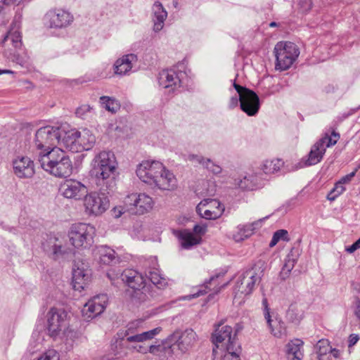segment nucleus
Wrapping results in <instances>:
<instances>
[{
  "label": "nucleus",
  "instance_id": "4468645a",
  "mask_svg": "<svg viewBox=\"0 0 360 360\" xmlns=\"http://www.w3.org/2000/svg\"><path fill=\"white\" fill-rule=\"evenodd\" d=\"M123 284L128 285L134 290L135 296H138L139 299L143 300L145 295L141 291L145 286L146 278L139 272L134 269H125L122 274H118Z\"/></svg>",
  "mask_w": 360,
  "mask_h": 360
},
{
  "label": "nucleus",
  "instance_id": "8fccbe9b",
  "mask_svg": "<svg viewBox=\"0 0 360 360\" xmlns=\"http://www.w3.org/2000/svg\"><path fill=\"white\" fill-rule=\"evenodd\" d=\"M340 138V134L335 131H333L331 134V136H330L328 134H326L321 139H326L324 141V144L327 148H329L332 146H334L338 142V139Z\"/></svg>",
  "mask_w": 360,
  "mask_h": 360
},
{
  "label": "nucleus",
  "instance_id": "b1692460",
  "mask_svg": "<svg viewBox=\"0 0 360 360\" xmlns=\"http://www.w3.org/2000/svg\"><path fill=\"white\" fill-rule=\"evenodd\" d=\"M138 61L136 54L129 53L118 58L113 65L114 72L117 75L124 76L129 73L133 68V64Z\"/></svg>",
  "mask_w": 360,
  "mask_h": 360
},
{
  "label": "nucleus",
  "instance_id": "6ab92c4d",
  "mask_svg": "<svg viewBox=\"0 0 360 360\" xmlns=\"http://www.w3.org/2000/svg\"><path fill=\"white\" fill-rule=\"evenodd\" d=\"M108 296L106 294H101L94 296L84 306L82 314L88 319H92L101 314L106 307Z\"/></svg>",
  "mask_w": 360,
  "mask_h": 360
},
{
  "label": "nucleus",
  "instance_id": "6e6552de",
  "mask_svg": "<svg viewBox=\"0 0 360 360\" xmlns=\"http://www.w3.org/2000/svg\"><path fill=\"white\" fill-rule=\"evenodd\" d=\"M62 136L61 128L46 126L39 129L35 134L36 147L41 150L42 154L51 150L60 143Z\"/></svg>",
  "mask_w": 360,
  "mask_h": 360
},
{
  "label": "nucleus",
  "instance_id": "4be33fe9",
  "mask_svg": "<svg viewBox=\"0 0 360 360\" xmlns=\"http://www.w3.org/2000/svg\"><path fill=\"white\" fill-rule=\"evenodd\" d=\"M91 276V270L84 264L77 263L72 271V285L75 290H84Z\"/></svg>",
  "mask_w": 360,
  "mask_h": 360
},
{
  "label": "nucleus",
  "instance_id": "c9c22d12",
  "mask_svg": "<svg viewBox=\"0 0 360 360\" xmlns=\"http://www.w3.org/2000/svg\"><path fill=\"white\" fill-rule=\"evenodd\" d=\"M98 252L100 254V262L103 264H110L116 259L115 250L107 246H101L99 248Z\"/></svg>",
  "mask_w": 360,
  "mask_h": 360
},
{
  "label": "nucleus",
  "instance_id": "864d4df0",
  "mask_svg": "<svg viewBox=\"0 0 360 360\" xmlns=\"http://www.w3.org/2000/svg\"><path fill=\"white\" fill-rule=\"evenodd\" d=\"M122 274V272H115V270L110 269L107 273L108 278L111 281L112 285L118 286L120 284H123L121 281L120 276L117 274Z\"/></svg>",
  "mask_w": 360,
  "mask_h": 360
},
{
  "label": "nucleus",
  "instance_id": "f03ea898",
  "mask_svg": "<svg viewBox=\"0 0 360 360\" xmlns=\"http://www.w3.org/2000/svg\"><path fill=\"white\" fill-rule=\"evenodd\" d=\"M117 162L115 154L103 150L92 161V175L96 184L101 191L113 192L116 186L115 171Z\"/></svg>",
  "mask_w": 360,
  "mask_h": 360
},
{
  "label": "nucleus",
  "instance_id": "f704fd0d",
  "mask_svg": "<svg viewBox=\"0 0 360 360\" xmlns=\"http://www.w3.org/2000/svg\"><path fill=\"white\" fill-rule=\"evenodd\" d=\"M319 360H330L328 355L329 352H337L336 349H332L327 340H320L314 347Z\"/></svg>",
  "mask_w": 360,
  "mask_h": 360
},
{
  "label": "nucleus",
  "instance_id": "a18cd8bd",
  "mask_svg": "<svg viewBox=\"0 0 360 360\" xmlns=\"http://www.w3.org/2000/svg\"><path fill=\"white\" fill-rule=\"evenodd\" d=\"M240 347H236L233 345H229L226 347V352L224 354L221 358V360H240L239 357Z\"/></svg>",
  "mask_w": 360,
  "mask_h": 360
},
{
  "label": "nucleus",
  "instance_id": "58836bf2",
  "mask_svg": "<svg viewBox=\"0 0 360 360\" xmlns=\"http://www.w3.org/2000/svg\"><path fill=\"white\" fill-rule=\"evenodd\" d=\"M303 316V311L296 304H291L286 311V318L292 323H297Z\"/></svg>",
  "mask_w": 360,
  "mask_h": 360
},
{
  "label": "nucleus",
  "instance_id": "79ce46f5",
  "mask_svg": "<svg viewBox=\"0 0 360 360\" xmlns=\"http://www.w3.org/2000/svg\"><path fill=\"white\" fill-rule=\"evenodd\" d=\"M262 306L264 307V316L271 334H273L274 336H280L281 334V328H280L279 330H276L274 328V326L272 325L273 319H271L270 315L268 301L266 298H263Z\"/></svg>",
  "mask_w": 360,
  "mask_h": 360
},
{
  "label": "nucleus",
  "instance_id": "f257e3e1",
  "mask_svg": "<svg viewBox=\"0 0 360 360\" xmlns=\"http://www.w3.org/2000/svg\"><path fill=\"white\" fill-rule=\"evenodd\" d=\"M136 175L143 182L160 190L173 191L177 181L173 173L158 161H143L136 169Z\"/></svg>",
  "mask_w": 360,
  "mask_h": 360
},
{
  "label": "nucleus",
  "instance_id": "052dcab7",
  "mask_svg": "<svg viewBox=\"0 0 360 360\" xmlns=\"http://www.w3.org/2000/svg\"><path fill=\"white\" fill-rule=\"evenodd\" d=\"M272 325L274 326V328L276 330H279L280 328H281V334L280 336H276V338H281L283 334L285 332V324L283 321L281 320H278L277 319H273Z\"/></svg>",
  "mask_w": 360,
  "mask_h": 360
},
{
  "label": "nucleus",
  "instance_id": "5701e85b",
  "mask_svg": "<svg viewBox=\"0 0 360 360\" xmlns=\"http://www.w3.org/2000/svg\"><path fill=\"white\" fill-rule=\"evenodd\" d=\"M14 173L19 178H30L34 174L33 162L27 157H18L13 161Z\"/></svg>",
  "mask_w": 360,
  "mask_h": 360
},
{
  "label": "nucleus",
  "instance_id": "f3484780",
  "mask_svg": "<svg viewBox=\"0 0 360 360\" xmlns=\"http://www.w3.org/2000/svg\"><path fill=\"white\" fill-rule=\"evenodd\" d=\"M236 333L232 335V328L229 326H221V323H219L212 334V339L213 344L219 348L220 344L221 347L225 345V349L226 347L233 345L234 348L239 347L236 341Z\"/></svg>",
  "mask_w": 360,
  "mask_h": 360
},
{
  "label": "nucleus",
  "instance_id": "c756f323",
  "mask_svg": "<svg viewBox=\"0 0 360 360\" xmlns=\"http://www.w3.org/2000/svg\"><path fill=\"white\" fill-rule=\"evenodd\" d=\"M127 343H130L126 339L117 338V334L114 337L110 345V351L119 360L125 358L129 354Z\"/></svg>",
  "mask_w": 360,
  "mask_h": 360
},
{
  "label": "nucleus",
  "instance_id": "2f4dec72",
  "mask_svg": "<svg viewBox=\"0 0 360 360\" xmlns=\"http://www.w3.org/2000/svg\"><path fill=\"white\" fill-rule=\"evenodd\" d=\"M302 345L303 342L299 339L292 340L287 345L286 353L288 360H302L303 354L301 347Z\"/></svg>",
  "mask_w": 360,
  "mask_h": 360
},
{
  "label": "nucleus",
  "instance_id": "13d9d810",
  "mask_svg": "<svg viewBox=\"0 0 360 360\" xmlns=\"http://www.w3.org/2000/svg\"><path fill=\"white\" fill-rule=\"evenodd\" d=\"M274 236L278 239V240H283L284 241H289L290 238H288V233L285 229H280L276 231L274 233Z\"/></svg>",
  "mask_w": 360,
  "mask_h": 360
},
{
  "label": "nucleus",
  "instance_id": "20e7f679",
  "mask_svg": "<svg viewBox=\"0 0 360 360\" xmlns=\"http://www.w3.org/2000/svg\"><path fill=\"white\" fill-rule=\"evenodd\" d=\"M143 323V320L137 319L129 322L124 328L120 329L117 333V338L126 339L128 342H144L153 339L161 331V328L158 327L154 329L141 332V328Z\"/></svg>",
  "mask_w": 360,
  "mask_h": 360
},
{
  "label": "nucleus",
  "instance_id": "f8f14e48",
  "mask_svg": "<svg viewBox=\"0 0 360 360\" xmlns=\"http://www.w3.org/2000/svg\"><path fill=\"white\" fill-rule=\"evenodd\" d=\"M260 279V276L253 269H248L239 276L233 289L234 300L238 297H241L250 295Z\"/></svg>",
  "mask_w": 360,
  "mask_h": 360
},
{
  "label": "nucleus",
  "instance_id": "c03bdc74",
  "mask_svg": "<svg viewBox=\"0 0 360 360\" xmlns=\"http://www.w3.org/2000/svg\"><path fill=\"white\" fill-rule=\"evenodd\" d=\"M146 277L158 288H163L167 285L166 279L160 276L157 271H149Z\"/></svg>",
  "mask_w": 360,
  "mask_h": 360
},
{
  "label": "nucleus",
  "instance_id": "2eb2a0df",
  "mask_svg": "<svg viewBox=\"0 0 360 360\" xmlns=\"http://www.w3.org/2000/svg\"><path fill=\"white\" fill-rule=\"evenodd\" d=\"M50 28L63 29L68 27L74 20L73 15L63 9H54L48 11L45 15Z\"/></svg>",
  "mask_w": 360,
  "mask_h": 360
},
{
  "label": "nucleus",
  "instance_id": "37998d69",
  "mask_svg": "<svg viewBox=\"0 0 360 360\" xmlns=\"http://www.w3.org/2000/svg\"><path fill=\"white\" fill-rule=\"evenodd\" d=\"M100 103L105 109L112 112H115L120 108L118 101L109 96H101Z\"/></svg>",
  "mask_w": 360,
  "mask_h": 360
},
{
  "label": "nucleus",
  "instance_id": "3c124183",
  "mask_svg": "<svg viewBox=\"0 0 360 360\" xmlns=\"http://www.w3.org/2000/svg\"><path fill=\"white\" fill-rule=\"evenodd\" d=\"M340 138V134L335 131H333L331 134V136H330L328 134H326L321 139H326L324 141V144L327 148H329L332 146H334L338 142V139Z\"/></svg>",
  "mask_w": 360,
  "mask_h": 360
},
{
  "label": "nucleus",
  "instance_id": "680f3d73",
  "mask_svg": "<svg viewBox=\"0 0 360 360\" xmlns=\"http://www.w3.org/2000/svg\"><path fill=\"white\" fill-rule=\"evenodd\" d=\"M356 169H355L354 172L342 176L340 180L339 181L341 182L343 185L345 184H348L349 182L351 181V180L352 179V178L355 176L356 174Z\"/></svg>",
  "mask_w": 360,
  "mask_h": 360
},
{
  "label": "nucleus",
  "instance_id": "0e129e2a",
  "mask_svg": "<svg viewBox=\"0 0 360 360\" xmlns=\"http://www.w3.org/2000/svg\"><path fill=\"white\" fill-rule=\"evenodd\" d=\"M22 0H0V7L3 6L19 5Z\"/></svg>",
  "mask_w": 360,
  "mask_h": 360
},
{
  "label": "nucleus",
  "instance_id": "6e6d98bb",
  "mask_svg": "<svg viewBox=\"0 0 360 360\" xmlns=\"http://www.w3.org/2000/svg\"><path fill=\"white\" fill-rule=\"evenodd\" d=\"M207 158H205L200 155H195V154H189L188 155V160L198 163L202 167L203 166L204 163H205V160Z\"/></svg>",
  "mask_w": 360,
  "mask_h": 360
},
{
  "label": "nucleus",
  "instance_id": "4d7b16f0",
  "mask_svg": "<svg viewBox=\"0 0 360 360\" xmlns=\"http://www.w3.org/2000/svg\"><path fill=\"white\" fill-rule=\"evenodd\" d=\"M238 105H240V96L239 94L232 96L229 101L228 108L230 110H233L236 108Z\"/></svg>",
  "mask_w": 360,
  "mask_h": 360
},
{
  "label": "nucleus",
  "instance_id": "393cba45",
  "mask_svg": "<svg viewBox=\"0 0 360 360\" xmlns=\"http://www.w3.org/2000/svg\"><path fill=\"white\" fill-rule=\"evenodd\" d=\"M174 345L169 336L161 341L156 342L155 344L149 347V353L158 356L161 360H164L167 356H171L173 354Z\"/></svg>",
  "mask_w": 360,
  "mask_h": 360
},
{
  "label": "nucleus",
  "instance_id": "de8ad7c7",
  "mask_svg": "<svg viewBox=\"0 0 360 360\" xmlns=\"http://www.w3.org/2000/svg\"><path fill=\"white\" fill-rule=\"evenodd\" d=\"M202 167L215 175H218L222 172V168L210 158H207Z\"/></svg>",
  "mask_w": 360,
  "mask_h": 360
},
{
  "label": "nucleus",
  "instance_id": "ddd939ff",
  "mask_svg": "<svg viewBox=\"0 0 360 360\" xmlns=\"http://www.w3.org/2000/svg\"><path fill=\"white\" fill-rule=\"evenodd\" d=\"M169 340H172L174 346H177L181 353H186L193 347L197 340V335L193 329L187 328L184 331L174 332L169 335Z\"/></svg>",
  "mask_w": 360,
  "mask_h": 360
},
{
  "label": "nucleus",
  "instance_id": "09e8293b",
  "mask_svg": "<svg viewBox=\"0 0 360 360\" xmlns=\"http://www.w3.org/2000/svg\"><path fill=\"white\" fill-rule=\"evenodd\" d=\"M37 360H60V354L55 349H49Z\"/></svg>",
  "mask_w": 360,
  "mask_h": 360
},
{
  "label": "nucleus",
  "instance_id": "39448f33",
  "mask_svg": "<svg viewBox=\"0 0 360 360\" xmlns=\"http://www.w3.org/2000/svg\"><path fill=\"white\" fill-rule=\"evenodd\" d=\"M275 68L281 71L289 69L300 55L297 46L290 41H279L274 47Z\"/></svg>",
  "mask_w": 360,
  "mask_h": 360
},
{
  "label": "nucleus",
  "instance_id": "69168bd1",
  "mask_svg": "<svg viewBox=\"0 0 360 360\" xmlns=\"http://www.w3.org/2000/svg\"><path fill=\"white\" fill-rule=\"evenodd\" d=\"M359 340V337L356 334H351L348 339V347H353Z\"/></svg>",
  "mask_w": 360,
  "mask_h": 360
},
{
  "label": "nucleus",
  "instance_id": "e2e57ef3",
  "mask_svg": "<svg viewBox=\"0 0 360 360\" xmlns=\"http://www.w3.org/2000/svg\"><path fill=\"white\" fill-rule=\"evenodd\" d=\"M359 248H360V238L352 245L346 248V251L349 253H353Z\"/></svg>",
  "mask_w": 360,
  "mask_h": 360
},
{
  "label": "nucleus",
  "instance_id": "5fc2aeb1",
  "mask_svg": "<svg viewBox=\"0 0 360 360\" xmlns=\"http://www.w3.org/2000/svg\"><path fill=\"white\" fill-rule=\"evenodd\" d=\"M91 109L92 108L89 105H82L77 108L75 114L78 117L85 119L87 117L88 113L91 112Z\"/></svg>",
  "mask_w": 360,
  "mask_h": 360
},
{
  "label": "nucleus",
  "instance_id": "473e14b6",
  "mask_svg": "<svg viewBox=\"0 0 360 360\" xmlns=\"http://www.w3.org/2000/svg\"><path fill=\"white\" fill-rule=\"evenodd\" d=\"M206 203V200H201L196 207V212L202 218L212 220L217 219L221 216L223 210L214 209L210 210L205 208V205Z\"/></svg>",
  "mask_w": 360,
  "mask_h": 360
},
{
  "label": "nucleus",
  "instance_id": "72a5a7b5",
  "mask_svg": "<svg viewBox=\"0 0 360 360\" xmlns=\"http://www.w3.org/2000/svg\"><path fill=\"white\" fill-rule=\"evenodd\" d=\"M11 60L16 64L20 65L22 68L30 69L32 68V62L30 57L25 50L15 49V51L11 58Z\"/></svg>",
  "mask_w": 360,
  "mask_h": 360
},
{
  "label": "nucleus",
  "instance_id": "7ed1b4c3",
  "mask_svg": "<svg viewBox=\"0 0 360 360\" xmlns=\"http://www.w3.org/2000/svg\"><path fill=\"white\" fill-rule=\"evenodd\" d=\"M37 160L41 168L55 176L66 177L72 173V162L60 148H52L44 154L39 153Z\"/></svg>",
  "mask_w": 360,
  "mask_h": 360
},
{
  "label": "nucleus",
  "instance_id": "a19ab883",
  "mask_svg": "<svg viewBox=\"0 0 360 360\" xmlns=\"http://www.w3.org/2000/svg\"><path fill=\"white\" fill-rule=\"evenodd\" d=\"M11 41L15 49H20L22 46V37L17 30H10L5 36L3 42Z\"/></svg>",
  "mask_w": 360,
  "mask_h": 360
},
{
  "label": "nucleus",
  "instance_id": "bb28decb",
  "mask_svg": "<svg viewBox=\"0 0 360 360\" xmlns=\"http://www.w3.org/2000/svg\"><path fill=\"white\" fill-rule=\"evenodd\" d=\"M61 133L62 136L60 143L58 144L72 153H78L77 139L78 135H79V130L71 129L66 131L61 129Z\"/></svg>",
  "mask_w": 360,
  "mask_h": 360
},
{
  "label": "nucleus",
  "instance_id": "a211bd4d",
  "mask_svg": "<svg viewBox=\"0 0 360 360\" xmlns=\"http://www.w3.org/2000/svg\"><path fill=\"white\" fill-rule=\"evenodd\" d=\"M60 191L65 198L79 200L84 198L87 188L80 181L69 179L60 184Z\"/></svg>",
  "mask_w": 360,
  "mask_h": 360
},
{
  "label": "nucleus",
  "instance_id": "774afa93",
  "mask_svg": "<svg viewBox=\"0 0 360 360\" xmlns=\"http://www.w3.org/2000/svg\"><path fill=\"white\" fill-rule=\"evenodd\" d=\"M354 307L355 316L357 317V319H360V299L359 298L356 299L354 304Z\"/></svg>",
  "mask_w": 360,
  "mask_h": 360
},
{
  "label": "nucleus",
  "instance_id": "423d86ee",
  "mask_svg": "<svg viewBox=\"0 0 360 360\" xmlns=\"http://www.w3.org/2000/svg\"><path fill=\"white\" fill-rule=\"evenodd\" d=\"M152 198L145 193H131L124 200V207L115 214L116 217H120L126 212L130 214H143L149 212L153 206Z\"/></svg>",
  "mask_w": 360,
  "mask_h": 360
},
{
  "label": "nucleus",
  "instance_id": "1a4fd4ad",
  "mask_svg": "<svg viewBox=\"0 0 360 360\" xmlns=\"http://www.w3.org/2000/svg\"><path fill=\"white\" fill-rule=\"evenodd\" d=\"M47 324L46 329L48 335L51 338H56L62 331H64L67 337L69 334L76 333L74 331H66L65 328L68 324L67 317L68 313L63 309L51 308L47 313Z\"/></svg>",
  "mask_w": 360,
  "mask_h": 360
},
{
  "label": "nucleus",
  "instance_id": "412c9836",
  "mask_svg": "<svg viewBox=\"0 0 360 360\" xmlns=\"http://www.w3.org/2000/svg\"><path fill=\"white\" fill-rule=\"evenodd\" d=\"M43 248L54 259L72 254L73 251L71 248L65 246L63 241L56 236H50L43 244Z\"/></svg>",
  "mask_w": 360,
  "mask_h": 360
},
{
  "label": "nucleus",
  "instance_id": "cd10ccee",
  "mask_svg": "<svg viewBox=\"0 0 360 360\" xmlns=\"http://www.w3.org/2000/svg\"><path fill=\"white\" fill-rule=\"evenodd\" d=\"M77 139L78 152L91 150L96 143L95 135L88 129L84 128L79 131Z\"/></svg>",
  "mask_w": 360,
  "mask_h": 360
},
{
  "label": "nucleus",
  "instance_id": "603ef678",
  "mask_svg": "<svg viewBox=\"0 0 360 360\" xmlns=\"http://www.w3.org/2000/svg\"><path fill=\"white\" fill-rule=\"evenodd\" d=\"M203 200H206L207 203L205 205V208L209 209L210 210L214 209L223 210L224 211V206L221 204L217 200L212 198H206Z\"/></svg>",
  "mask_w": 360,
  "mask_h": 360
},
{
  "label": "nucleus",
  "instance_id": "ea45409f",
  "mask_svg": "<svg viewBox=\"0 0 360 360\" xmlns=\"http://www.w3.org/2000/svg\"><path fill=\"white\" fill-rule=\"evenodd\" d=\"M295 263V259L292 257L290 255L287 256L286 259H285V263L279 274L281 280L285 281L290 276V274L293 269Z\"/></svg>",
  "mask_w": 360,
  "mask_h": 360
},
{
  "label": "nucleus",
  "instance_id": "9b49d317",
  "mask_svg": "<svg viewBox=\"0 0 360 360\" xmlns=\"http://www.w3.org/2000/svg\"><path fill=\"white\" fill-rule=\"evenodd\" d=\"M233 86L240 96V109L247 115L255 116L260 108V101L257 94L252 90L233 82Z\"/></svg>",
  "mask_w": 360,
  "mask_h": 360
},
{
  "label": "nucleus",
  "instance_id": "c85d7f7f",
  "mask_svg": "<svg viewBox=\"0 0 360 360\" xmlns=\"http://www.w3.org/2000/svg\"><path fill=\"white\" fill-rule=\"evenodd\" d=\"M153 30L160 32L164 27L165 21L167 17V12L159 1L155 2L152 8Z\"/></svg>",
  "mask_w": 360,
  "mask_h": 360
},
{
  "label": "nucleus",
  "instance_id": "e433bc0d",
  "mask_svg": "<svg viewBox=\"0 0 360 360\" xmlns=\"http://www.w3.org/2000/svg\"><path fill=\"white\" fill-rule=\"evenodd\" d=\"M252 228L248 224H240L237 226V231L233 234V238L236 242L242 241L253 234Z\"/></svg>",
  "mask_w": 360,
  "mask_h": 360
},
{
  "label": "nucleus",
  "instance_id": "49530a36",
  "mask_svg": "<svg viewBox=\"0 0 360 360\" xmlns=\"http://www.w3.org/2000/svg\"><path fill=\"white\" fill-rule=\"evenodd\" d=\"M345 191V187L339 181L335 184L333 188L330 191L327 195V199L330 201L335 200L339 195H340Z\"/></svg>",
  "mask_w": 360,
  "mask_h": 360
},
{
  "label": "nucleus",
  "instance_id": "aec40b11",
  "mask_svg": "<svg viewBox=\"0 0 360 360\" xmlns=\"http://www.w3.org/2000/svg\"><path fill=\"white\" fill-rule=\"evenodd\" d=\"M207 231L205 224H195L193 227V232L198 236L193 235L188 231H183L179 234L181 245L184 249H189L193 245L199 244L201 242L200 236L204 235Z\"/></svg>",
  "mask_w": 360,
  "mask_h": 360
},
{
  "label": "nucleus",
  "instance_id": "a878e982",
  "mask_svg": "<svg viewBox=\"0 0 360 360\" xmlns=\"http://www.w3.org/2000/svg\"><path fill=\"white\" fill-rule=\"evenodd\" d=\"M326 139H320L311 147L308 158L304 160V166H311L320 162L323 159L327 147L324 144Z\"/></svg>",
  "mask_w": 360,
  "mask_h": 360
},
{
  "label": "nucleus",
  "instance_id": "0eeeda50",
  "mask_svg": "<svg viewBox=\"0 0 360 360\" xmlns=\"http://www.w3.org/2000/svg\"><path fill=\"white\" fill-rule=\"evenodd\" d=\"M95 232V228L89 224H74L68 231V237L75 248H88L94 243Z\"/></svg>",
  "mask_w": 360,
  "mask_h": 360
},
{
  "label": "nucleus",
  "instance_id": "338daca9",
  "mask_svg": "<svg viewBox=\"0 0 360 360\" xmlns=\"http://www.w3.org/2000/svg\"><path fill=\"white\" fill-rule=\"evenodd\" d=\"M268 217H269L267 216L266 217H264L262 219H259L257 221H254L252 223L249 224V225L251 226V227L252 228V231L254 232L255 230L259 229L261 226V225H262V222L263 221H264L266 219H267Z\"/></svg>",
  "mask_w": 360,
  "mask_h": 360
},
{
  "label": "nucleus",
  "instance_id": "bf43d9fd",
  "mask_svg": "<svg viewBox=\"0 0 360 360\" xmlns=\"http://www.w3.org/2000/svg\"><path fill=\"white\" fill-rule=\"evenodd\" d=\"M311 0H300L299 6L302 12H307L311 8Z\"/></svg>",
  "mask_w": 360,
  "mask_h": 360
},
{
  "label": "nucleus",
  "instance_id": "dca6fc26",
  "mask_svg": "<svg viewBox=\"0 0 360 360\" xmlns=\"http://www.w3.org/2000/svg\"><path fill=\"white\" fill-rule=\"evenodd\" d=\"M186 72L176 68L163 70L159 74V84L165 89L172 88V90L180 87Z\"/></svg>",
  "mask_w": 360,
  "mask_h": 360
},
{
  "label": "nucleus",
  "instance_id": "4c0bfd02",
  "mask_svg": "<svg viewBox=\"0 0 360 360\" xmlns=\"http://www.w3.org/2000/svg\"><path fill=\"white\" fill-rule=\"evenodd\" d=\"M283 165V162L279 159L266 160L262 165L261 169L264 174H270L279 171Z\"/></svg>",
  "mask_w": 360,
  "mask_h": 360
},
{
  "label": "nucleus",
  "instance_id": "9d476101",
  "mask_svg": "<svg viewBox=\"0 0 360 360\" xmlns=\"http://www.w3.org/2000/svg\"><path fill=\"white\" fill-rule=\"evenodd\" d=\"M98 189L99 192L86 193L84 198L85 212L89 216L100 215L109 207L110 201L107 195L112 192L101 191L100 188Z\"/></svg>",
  "mask_w": 360,
  "mask_h": 360
},
{
  "label": "nucleus",
  "instance_id": "7c9ffc66",
  "mask_svg": "<svg viewBox=\"0 0 360 360\" xmlns=\"http://www.w3.org/2000/svg\"><path fill=\"white\" fill-rule=\"evenodd\" d=\"M235 181V184L243 190L252 191L259 185V178L254 174L245 175L242 179H236Z\"/></svg>",
  "mask_w": 360,
  "mask_h": 360
}]
</instances>
